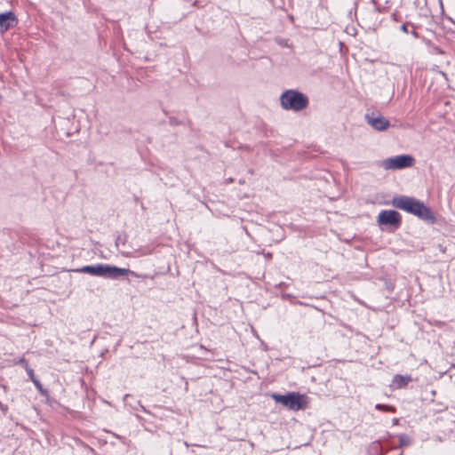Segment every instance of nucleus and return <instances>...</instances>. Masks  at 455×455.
<instances>
[{"label":"nucleus","instance_id":"3","mask_svg":"<svg viewBox=\"0 0 455 455\" xmlns=\"http://www.w3.org/2000/svg\"><path fill=\"white\" fill-rule=\"evenodd\" d=\"M280 103L285 110L299 112L308 106V98L296 90H287L281 94Z\"/></svg>","mask_w":455,"mask_h":455},{"label":"nucleus","instance_id":"11","mask_svg":"<svg viewBox=\"0 0 455 455\" xmlns=\"http://www.w3.org/2000/svg\"><path fill=\"white\" fill-rule=\"evenodd\" d=\"M34 385L37 388V390L43 395H47V391L43 387L42 384L38 379L33 381Z\"/></svg>","mask_w":455,"mask_h":455},{"label":"nucleus","instance_id":"16","mask_svg":"<svg viewBox=\"0 0 455 455\" xmlns=\"http://www.w3.org/2000/svg\"><path fill=\"white\" fill-rule=\"evenodd\" d=\"M401 30H402L403 33H408L407 25H406V24L402 25V27H401Z\"/></svg>","mask_w":455,"mask_h":455},{"label":"nucleus","instance_id":"8","mask_svg":"<svg viewBox=\"0 0 455 455\" xmlns=\"http://www.w3.org/2000/svg\"><path fill=\"white\" fill-rule=\"evenodd\" d=\"M17 25V19L12 12L0 13V28L4 33Z\"/></svg>","mask_w":455,"mask_h":455},{"label":"nucleus","instance_id":"13","mask_svg":"<svg viewBox=\"0 0 455 455\" xmlns=\"http://www.w3.org/2000/svg\"><path fill=\"white\" fill-rule=\"evenodd\" d=\"M399 441L401 446L409 445L410 443V439L406 435H400Z\"/></svg>","mask_w":455,"mask_h":455},{"label":"nucleus","instance_id":"9","mask_svg":"<svg viewBox=\"0 0 455 455\" xmlns=\"http://www.w3.org/2000/svg\"><path fill=\"white\" fill-rule=\"evenodd\" d=\"M410 376L395 375L394 376L391 383L393 388H401L405 387L411 381Z\"/></svg>","mask_w":455,"mask_h":455},{"label":"nucleus","instance_id":"12","mask_svg":"<svg viewBox=\"0 0 455 455\" xmlns=\"http://www.w3.org/2000/svg\"><path fill=\"white\" fill-rule=\"evenodd\" d=\"M26 371L29 377V379H31V381L33 382L34 380H36L37 379L35 377V374H34V371L28 366V364H26Z\"/></svg>","mask_w":455,"mask_h":455},{"label":"nucleus","instance_id":"2","mask_svg":"<svg viewBox=\"0 0 455 455\" xmlns=\"http://www.w3.org/2000/svg\"><path fill=\"white\" fill-rule=\"evenodd\" d=\"M393 205L400 210L411 213L422 220H433V214L428 207L424 203L405 196L395 197L393 199Z\"/></svg>","mask_w":455,"mask_h":455},{"label":"nucleus","instance_id":"6","mask_svg":"<svg viewBox=\"0 0 455 455\" xmlns=\"http://www.w3.org/2000/svg\"><path fill=\"white\" fill-rule=\"evenodd\" d=\"M378 222L379 225H390L396 228L401 223V215L393 210H384L379 213Z\"/></svg>","mask_w":455,"mask_h":455},{"label":"nucleus","instance_id":"4","mask_svg":"<svg viewBox=\"0 0 455 455\" xmlns=\"http://www.w3.org/2000/svg\"><path fill=\"white\" fill-rule=\"evenodd\" d=\"M272 398L291 411H299L307 406V397L299 393L291 392L286 395L273 394Z\"/></svg>","mask_w":455,"mask_h":455},{"label":"nucleus","instance_id":"7","mask_svg":"<svg viewBox=\"0 0 455 455\" xmlns=\"http://www.w3.org/2000/svg\"><path fill=\"white\" fill-rule=\"evenodd\" d=\"M367 123L377 131H385L389 127V121L382 116L366 115Z\"/></svg>","mask_w":455,"mask_h":455},{"label":"nucleus","instance_id":"17","mask_svg":"<svg viewBox=\"0 0 455 455\" xmlns=\"http://www.w3.org/2000/svg\"><path fill=\"white\" fill-rule=\"evenodd\" d=\"M438 2H439V4H440L441 6H443V0H438Z\"/></svg>","mask_w":455,"mask_h":455},{"label":"nucleus","instance_id":"18","mask_svg":"<svg viewBox=\"0 0 455 455\" xmlns=\"http://www.w3.org/2000/svg\"><path fill=\"white\" fill-rule=\"evenodd\" d=\"M397 421H398V419H394V423H395V424H396V423H397Z\"/></svg>","mask_w":455,"mask_h":455},{"label":"nucleus","instance_id":"5","mask_svg":"<svg viewBox=\"0 0 455 455\" xmlns=\"http://www.w3.org/2000/svg\"><path fill=\"white\" fill-rule=\"evenodd\" d=\"M415 160L410 155H399L381 161L380 166L385 170H400L411 167Z\"/></svg>","mask_w":455,"mask_h":455},{"label":"nucleus","instance_id":"10","mask_svg":"<svg viewBox=\"0 0 455 455\" xmlns=\"http://www.w3.org/2000/svg\"><path fill=\"white\" fill-rule=\"evenodd\" d=\"M375 408L378 411H387V412H395V407H393L391 405H387V404L378 403V404H376Z\"/></svg>","mask_w":455,"mask_h":455},{"label":"nucleus","instance_id":"15","mask_svg":"<svg viewBox=\"0 0 455 455\" xmlns=\"http://www.w3.org/2000/svg\"><path fill=\"white\" fill-rule=\"evenodd\" d=\"M7 409H8V408H7V406H6V405H4V403H2L0 402V410H1L2 411H4V412H6V411H7Z\"/></svg>","mask_w":455,"mask_h":455},{"label":"nucleus","instance_id":"1","mask_svg":"<svg viewBox=\"0 0 455 455\" xmlns=\"http://www.w3.org/2000/svg\"><path fill=\"white\" fill-rule=\"evenodd\" d=\"M76 273L89 274L94 276H101L110 279H117L122 275H132L137 278H145L146 275L138 274L128 268H121L115 266L106 264H97L93 266H84L80 268L73 270Z\"/></svg>","mask_w":455,"mask_h":455},{"label":"nucleus","instance_id":"14","mask_svg":"<svg viewBox=\"0 0 455 455\" xmlns=\"http://www.w3.org/2000/svg\"><path fill=\"white\" fill-rule=\"evenodd\" d=\"M16 363L22 365L25 369H26V364H28L27 360L24 357H22L19 361H17Z\"/></svg>","mask_w":455,"mask_h":455}]
</instances>
